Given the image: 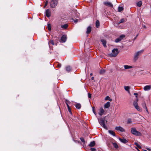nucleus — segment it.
<instances>
[{"instance_id": "obj_1", "label": "nucleus", "mask_w": 151, "mask_h": 151, "mask_svg": "<svg viewBox=\"0 0 151 151\" xmlns=\"http://www.w3.org/2000/svg\"><path fill=\"white\" fill-rule=\"evenodd\" d=\"M98 119L99 123L101 125L104 129H107L108 128L105 125V124L107 122V121L105 120V118H98Z\"/></svg>"}, {"instance_id": "obj_2", "label": "nucleus", "mask_w": 151, "mask_h": 151, "mask_svg": "<svg viewBox=\"0 0 151 151\" xmlns=\"http://www.w3.org/2000/svg\"><path fill=\"white\" fill-rule=\"evenodd\" d=\"M131 132L132 134L136 136H141L142 135L141 133L137 131L136 129L134 127L131 128Z\"/></svg>"}, {"instance_id": "obj_3", "label": "nucleus", "mask_w": 151, "mask_h": 151, "mask_svg": "<svg viewBox=\"0 0 151 151\" xmlns=\"http://www.w3.org/2000/svg\"><path fill=\"white\" fill-rule=\"evenodd\" d=\"M119 53L118 49L117 48L114 49L112 51V53L109 54L111 57H115Z\"/></svg>"}, {"instance_id": "obj_4", "label": "nucleus", "mask_w": 151, "mask_h": 151, "mask_svg": "<svg viewBox=\"0 0 151 151\" xmlns=\"http://www.w3.org/2000/svg\"><path fill=\"white\" fill-rule=\"evenodd\" d=\"M144 51L143 50H142L136 52L134 55V60H136L138 59L139 56H140L143 52Z\"/></svg>"}, {"instance_id": "obj_5", "label": "nucleus", "mask_w": 151, "mask_h": 151, "mask_svg": "<svg viewBox=\"0 0 151 151\" xmlns=\"http://www.w3.org/2000/svg\"><path fill=\"white\" fill-rule=\"evenodd\" d=\"M58 4L57 0H52L50 3V6L52 8L55 7Z\"/></svg>"}, {"instance_id": "obj_6", "label": "nucleus", "mask_w": 151, "mask_h": 151, "mask_svg": "<svg viewBox=\"0 0 151 151\" xmlns=\"http://www.w3.org/2000/svg\"><path fill=\"white\" fill-rule=\"evenodd\" d=\"M115 129L117 131L121 132H124L125 131V129L120 126L116 127H115Z\"/></svg>"}, {"instance_id": "obj_7", "label": "nucleus", "mask_w": 151, "mask_h": 151, "mask_svg": "<svg viewBox=\"0 0 151 151\" xmlns=\"http://www.w3.org/2000/svg\"><path fill=\"white\" fill-rule=\"evenodd\" d=\"M104 4L107 6L111 7L113 6L112 4L111 3L109 2H105L104 3Z\"/></svg>"}, {"instance_id": "obj_8", "label": "nucleus", "mask_w": 151, "mask_h": 151, "mask_svg": "<svg viewBox=\"0 0 151 151\" xmlns=\"http://www.w3.org/2000/svg\"><path fill=\"white\" fill-rule=\"evenodd\" d=\"M66 36L65 35H64L61 37L60 40L62 42H65L66 41Z\"/></svg>"}, {"instance_id": "obj_9", "label": "nucleus", "mask_w": 151, "mask_h": 151, "mask_svg": "<svg viewBox=\"0 0 151 151\" xmlns=\"http://www.w3.org/2000/svg\"><path fill=\"white\" fill-rule=\"evenodd\" d=\"M151 85H147L144 87L143 89L145 91H148L150 89Z\"/></svg>"}, {"instance_id": "obj_10", "label": "nucleus", "mask_w": 151, "mask_h": 151, "mask_svg": "<svg viewBox=\"0 0 151 151\" xmlns=\"http://www.w3.org/2000/svg\"><path fill=\"white\" fill-rule=\"evenodd\" d=\"M104 112V111L102 108H101L98 114L100 116H101Z\"/></svg>"}, {"instance_id": "obj_11", "label": "nucleus", "mask_w": 151, "mask_h": 151, "mask_svg": "<svg viewBox=\"0 0 151 151\" xmlns=\"http://www.w3.org/2000/svg\"><path fill=\"white\" fill-rule=\"evenodd\" d=\"M45 13L46 16L47 17H49L50 16L51 12L49 9H47Z\"/></svg>"}, {"instance_id": "obj_12", "label": "nucleus", "mask_w": 151, "mask_h": 151, "mask_svg": "<svg viewBox=\"0 0 151 151\" xmlns=\"http://www.w3.org/2000/svg\"><path fill=\"white\" fill-rule=\"evenodd\" d=\"M124 22H125L124 19L123 18L122 19L120 20L119 22H118V23H115L114 24V25L115 26H117V25H118L119 24L121 23Z\"/></svg>"}, {"instance_id": "obj_13", "label": "nucleus", "mask_w": 151, "mask_h": 151, "mask_svg": "<svg viewBox=\"0 0 151 151\" xmlns=\"http://www.w3.org/2000/svg\"><path fill=\"white\" fill-rule=\"evenodd\" d=\"M110 103L109 102H107L104 105V108L106 109L109 108L110 106Z\"/></svg>"}, {"instance_id": "obj_14", "label": "nucleus", "mask_w": 151, "mask_h": 151, "mask_svg": "<svg viewBox=\"0 0 151 151\" xmlns=\"http://www.w3.org/2000/svg\"><path fill=\"white\" fill-rule=\"evenodd\" d=\"M124 68L125 69H131L133 68V67L131 66L125 65H124Z\"/></svg>"}, {"instance_id": "obj_15", "label": "nucleus", "mask_w": 151, "mask_h": 151, "mask_svg": "<svg viewBox=\"0 0 151 151\" xmlns=\"http://www.w3.org/2000/svg\"><path fill=\"white\" fill-rule=\"evenodd\" d=\"M119 139L121 142L123 143H126L128 142V141L127 139H121L119 138Z\"/></svg>"}, {"instance_id": "obj_16", "label": "nucleus", "mask_w": 151, "mask_h": 151, "mask_svg": "<svg viewBox=\"0 0 151 151\" xmlns=\"http://www.w3.org/2000/svg\"><path fill=\"white\" fill-rule=\"evenodd\" d=\"M101 41L102 42V44H103V46H104V47H106V41L102 39V40H101Z\"/></svg>"}, {"instance_id": "obj_17", "label": "nucleus", "mask_w": 151, "mask_h": 151, "mask_svg": "<svg viewBox=\"0 0 151 151\" xmlns=\"http://www.w3.org/2000/svg\"><path fill=\"white\" fill-rule=\"evenodd\" d=\"M68 26V24H66L64 25H61V27L62 28L65 29L67 28Z\"/></svg>"}, {"instance_id": "obj_18", "label": "nucleus", "mask_w": 151, "mask_h": 151, "mask_svg": "<svg viewBox=\"0 0 151 151\" xmlns=\"http://www.w3.org/2000/svg\"><path fill=\"white\" fill-rule=\"evenodd\" d=\"M91 28L90 26L88 27L87 29L86 33L87 34L89 33L91 31Z\"/></svg>"}, {"instance_id": "obj_19", "label": "nucleus", "mask_w": 151, "mask_h": 151, "mask_svg": "<svg viewBox=\"0 0 151 151\" xmlns=\"http://www.w3.org/2000/svg\"><path fill=\"white\" fill-rule=\"evenodd\" d=\"M71 68L70 66H67L66 67V70L68 72H69L71 70Z\"/></svg>"}, {"instance_id": "obj_20", "label": "nucleus", "mask_w": 151, "mask_h": 151, "mask_svg": "<svg viewBox=\"0 0 151 151\" xmlns=\"http://www.w3.org/2000/svg\"><path fill=\"white\" fill-rule=\"evenodd\" d=\"M109 133L110 134H111L113 136H115V132L112 130H109L108 131Z\"/></svg>"}, {"instance_id": "obj_21", "label": "nucleus", "mask_w": 151, "mask_h": 151, "mask_svg": "<svg viewBox=\"0 0 151 151\" xmlns=\"http://www.w3.org/2000/svg\"><path fill=\"white\" fill-rule=\"evenodd\" d=\"M142 105L144 108L146 109V111L148 112V111L147 108L146 104L145 102H143L142 104Z\"/></svg>"}, {"instance_id": "obj_22", "label": "nucleus", "mask_w": 151, "mask_h": 151, "mask_svg": "<svg viewBox=\"0 0 151 151\" xmlns=\"http://www.w3.org/2000/svg\"><path fill=\"white\" fill-rule=\"evenodd\" d=\"M138 101V99H137L136 101H134L133 102V105L134 106V107H135L138 105V104L137 103V102Z\"/></svg>"}, {"instance_id": "obj_23", "label": "nucleus", "mask_w": 151, "mask_h": 151, "mask_svg": "<svg viewBox=\"0 0 151 151\" xmlns=\"http://www.w3.org/2000/svg\"><path fill=\"white\" fill-rule=\"evenodd\" d=\"M75 106L78 109H80L81 107V104L79 103H77L75 105Z\"/></svg>"}, {"instance_id": "obj_24", "label": "nucleus", "mask_w": 151, "mask_h": 151, "mask_svg": "<svg viewBox=\"0 0 151 151\" xmlns=\"http://www.w3.org/2000/svg\"><path fill=\"white\" fill-rule=\"evenodd\" d=\"M95 145V142L94 141H92L90 142L89 144V146L91 147H92Z\"/></svg>"}, {"instance_id": "obj_25", "label": "nucleus", "mask_w": 151, "mask_h": 151, "mask_svg": "<svg viewBox=\"0 0 151 151\" xmlns=\"http://www.w3.org/2000/svg\"><path fill=\"white\" fill-rule=\"evenodd\" d=\"M105 100H109L110 101H112V99H111L110 97L108 96H107L105 98Z\"/></svg>"}, {"instance_id": "obj_26", "label": "nucleus", "mask_w": 151, "mask_h": 151, "mask_svg": "<svg viewBox=\"0 0 151 151\" xmlns=\"http://www.w3.org/2000/svg\"><path fill=\"white\" fill-rule=\"evenodd\" d=\"M51 44H52V45H55V44L53 40H50V41H49V46H50V45Z\"/></svg>"}, {"instance_id": "obj_27", "label": "nucleus", "mask_w": 151, "mask_h": 151, "mask_svg": "<svg viewBox=\"0 0 151 151\" xmlns=\"http://www.w3.org/2000/svg\"><path fill=\"white\" fill-rule=\"evenodd\" d=\"M138 111H142V109L140 108L138 106L135 107Z\"/></svg>"}, {"instance_id": "obj_28", "label": "nucleus", "mask_w": 151, "mask_h": 151, "mask_svg": "<svg viewBox=\"0 0 151 151\" xmlns=\"http://www.w3.org/2000/svg\"><path fill=\"white\" fill-rule=\"evenodd\" d=\"M142 2L141 1H139L138 2L137 4V6L139 7H140L142 6Z\"/></svg>"}, {"instance_id": "obj_29", "label": "nucleus", "mask_w": 151, "mask_h": 151, "mask_svg": "<svg viewBox=\"0 0 151 151\" xmlns=\"http://www.w3.org/2000/svg\"><path fill=\"white\" fill-rule=\"evenodd\" d=\"M96 26L97 27H98L100 25L99 22V21L97 20L96 23Z\"/></svg>"}, {"instance_id": "obj_30", "label": "nucleus", "mask_w": 151, "mask_h": 151, "mask_svg": "<svg viewBox=\"0 0 151 151\" xmlns=\"http://www.w3.org/2000/svg\"><path fill=\"white\" fill-rule=\"evenodd\" d=\"M81 140L83 142V144H82L83 146H84L85 145V141L84 139L83 138H80Z\"/></svg>"}, {"instance_id": "obj_31", "label": "nucleus", "mask_w": 151, "mask_h": 151, "mask_svg": "<svg viewBox=\"0 0 151 151\" xmlns=\"http://www.w3.org/2000/svg\"><path fill=\"white\" fill-rule=\"evenodd\" d=\"M47 28L48 30H51V24H47Z\"/></svg>"}, {"instance_id": "obj_32", "label": "nucleus", "mask_w": 151, "mask_h": 151, "mask_svg": "<svg viewBox=\"0 0 151 151\" xmlns=\"http://www.w3.org/2000/svg\"><path fill=\"white\" fill-rule=\"evenodd\" d=\"M113 145L114 147L116 148H118V146L116 143H113Z\"/></svg>"}, {"instance_id": "obj_33", "label": "nucleus", "mask_w": 151, "mask_h": 151, "mask_svg": "<svg viewBox=\"0 0 151 151\" xmlns=\"http://www.w3.org/2000/svg\"><path fill=\"white\" fill-rule=\"evenodd\" d=\"M123 10V8L122 7L119 6L118 8V11L119 12H121Z\"/></svg>"}, {"instance_id": "obj_34", "label": "nucleus", "mask_w": 151, "mask_h": 151, "mask_svg": "<svg viewBox=\"0 0 151 151\" xmlns=\"http://www.w3.org/2000/svg\"><path fill=\"white\" fill-rule=\"evenodd\" d=\"M124 88L125 90L127 91H129V90L130 88L129 86H125L124 87Z\"/></svg>"}, {"instance_id": "obj_35", "label": "nucleus", "mask_w": 151, "mask_h": 151, "mask_svg": "<svg viewBox=\"0 0 151 151\" xmlns=\"http://www.w3.org/2000/svg\"><path fill=\"white\" fill-rule=\"evenodd\" d=\"M67 107H68V111L70 112V113H71V109H70V106L69 105H68V103H67Z\"/></svg>"}, {"instance_id": "obj_36", "label": "nucleus", "mask_w": 151, "mask_h": 151, "mask_svg": "<svg viewBox=\"0 0 151 151\" xmlns=\"http://www.w3.org/2000/svg\"><path fill=\"white\" fill-rule=\"evenodd\" d=\"M134 145L137 146L139 148H141V147L139 145V144L137 142H135L134 143Z\"/></svg>"}, {"instance_id": "obj_37", "label": "nucleus", "mask_w": 151, "mask_h": 151, "mask_svg": "<svg viewBox=\"0 0 151 151\" xmlns=\"http://www.w3.org/2000/svg\"><path fill=\"white\" fill-rule=\"evenodd\" d=\"M121 40V39L119 37L117 39H116L115 40V42H119Z\"/></svg>"}, {"instance_id": "obj_38", "label": "nucleus", "mask_w": 151, "mask_h": 151, "mask_svg": "<svg viewBox=\"0 0 151 151\" xmlns=\"http://www.w3.org/2000/svg\"><path fill=\"white\" fill-rule=\"evenodd\" d=\"M105 72V70H102L100 71V73L101 74H103Z\"/></svg>"}, {"instance_id": "obj_39", "label": "nucleus", "mask_w": 151, "mask_h": 151, "mask_svg": "<svg viewBox=\"0 0 151 151\" xmlns=\"http://www.w3.org/2000/svg\"><path fill=\"white\" fill-rule=\"evenodd\" d=\"M132 122V120L130 119H128L127 123L128 124H130Z\"/></svg>"}, {"instance_id": "obj_40", "label": "nucleus", "mask_w": 151, "mask_h": 151, "mask_svg": "<svg viewBox=\"0 0 151 151\" xmlns=\"http://www.w3.org/2000/svg\"><path fill=\"white\" fill-rule=\"evenodd\" d=\"M125 37V35H122L120 36V37H119L121 39V40H122L123 38L124 37Z\"/></svg>"}, {"instance_id": "obj_41", "label": "nucleus", "mask_w": 151, "mask_h": 151, "mask_svg": "<svg viewBox=\"0 0 151 151\" xmlns=\"http://www.w3.org/2000/svg\"><path fill=\"white\" fill-rule=\"evenodd\" d=\"M65 103H66V104H67V103H68V104L69 105V104H70V103H71L68 100H66L65 101Z\"/></svg>"}, {"instance_id": "obj_42", "label": "nucleus", "mask_w": 151, "mask_h": 151, "mask_svg": "<svg viewBox=\"0 0 151 151\" xmlns=\"http://www.w3.org/2000/svg\"><path fill=\"white\" fill-rule=\"evenodd\" d=\"M61 65L60 63H58L57 64V66L58 67L60 68V67H61Z\"/></svg>"}, {"instance_id": "obj_43", "label": "nucleus", "mask_w": 151, "mask_h": 151, "mask_svg": "<svg viewBox=\"0 0 151 151\" xmlns=\"http://www.w3.org/2000/svg\"><path fill=\"white\" fill-rule=\"evenodd\" d=\"M93 113H94V114L95 115H96V113L95 112V109L94 108H93Z\"/></svg>"}, {"instance_id": "obj_44", "label": "nucleus", "mask_w": 151, "mask_h": 151, "mask_svg": "<svg viewBox=\"0 0 151 151\" xmlns=\"http://www.w3.org/2000/svg\"><path fill=\"white\" fill-rule=\"evenodd\" d=\"M91 151H96V150L94 148H91Z\"/></svg>"}, {"instance_id": "obj_45", "label": "nucleus", "mask_w": 151, "mask_h": 151, "mask_svg": "<svg viewBox=\"0 0 151 151\" xmlns=\"http://www.w3.org/2000/svg\"><path fill=\"white\" fill-rule=\"evenodd\" d=\"M47 4H48V2L47 1H46L45 3V5L44 6V8H45V7L47 6Z\"/></svg>"}, {"instance_id": "obj_46", "label": "nucleus", "mask_w": 151, "mask_h": 151, "mask_svg": "<svg viewBox=\"0 0 151 151\" xmlns=\"http://www.w3.org/2000/svg\"><path fill=\"white\" fill-rule=\"evenodd\" d=\"M134 95L136 96V97L137 98V97L138 94L137 93H134Z\"/></svg>"}, {"instance_id": "obj_47", "label": "nucleus", "mask_w": 151, "mask_h": 151, "mask_svg": "<svg viewBox=\"0 0 151 151\" xmlns=\"http://www.w3.org/2000/svg\"><path fill=\"white\" fill-rule=\"evenodd\" d=\"M88 97L89 98H91V94H90V93H88Z\"/></svg>"}, {"instance_id": "obj_48", "label": "nucleus", "mask_w": 151, "mask_h": 151, "mask_svg": "<svg viewBox=\"0 0 151 151\" xmlns=\"http://www.w3.org/2000/svg\"><path fill=\"white\" fill-rule=\"evenodd\" d=\"M146 149L148 151H150L151 150V149L150 148H147Z\"/></svg>"}, {"instance_id": "obj_49", "label": "nucleus", "mask_w": 151, "mask_h": 151, "mask_svg": "<svg viewBox=\"0 0 151 151\" xmlns=\"http://www.w3.org/2000/svg\"><path fill=\"white\" fill-rule=\"evenodd\" d=\"M91 79H92V80H93V79H94V77H92Z\"/></svg>"}, {"instance_id": "obj_50", "label": "nucleus", "mask_w": 151, "mask_h": 151, "mask_svg": "<svg viewBox=\"0 0 151 151\" xmlns=\"http://www.w3.org/2000/svg\"><path fill=\"white\" fill-rule=\"evenodd\" d=\"M77 22V20H75V22Z\"/></svg>"}, {"instance_id": "obj_51", "label": "nucleus", "mask_w": 151, "mask_h": 151, "mask_svg": "<svg viewBox=\"0 0 151 151\" xmlns=\"http://www.w3.org/2000/svg\"><path fill=\"white\" fill-rule=\"evenodd\" d=\"M138 150V151H140L137 148Z\"/></svg>"}, {"instance_id": "obj_52", "label": "nucleus", "mask_w": 151, "mask_h": 151, "mask_svg": "<svg viewBox=\"0 0 151 151\" xmlns=\"http://www.w3.org/2000/svg\"><path fill=\"white\" fill-rule=\"evenodd\" d=\"M144 28H145L146 27L145 26H144Z\"/></svg>"}, {"instance_id": "obj_53", "label": "nucleus", "mask_w": 151, "mask_h": 151, "mask_svg": "<svg viewBox=\"0 0 151 151\" xmlns=\"http://www.w3.org/2000/svg\"><path fill=\"white\" fill-rule=\"evenodd\" d=\"M90 75H91V76L92 75V73H91V74H90Z\"/></svg>"}, {"instance_id": "obj_54", "label": "nucleus", "mask_w": 151, "mask_h": 151, "mask_svg": "<svg viewBox=\"0 0 151 151\" xmlns=\"http://www.w3.org/2000/svg\"><path fill=\"white\" fill-rule=\"evenodd\" d=\"M138 35H137L136 37H135V39L136 38V37L138 36Z\"/></svg>"}, {"instance_id": "obj_55", "label": "nucleus", "mask_w": 151, "mask_h": 151, "mask_svg": "<svg viewBox=\"0 0 151 151\" xmlns=\"http://www.w3.org/2000/svg\"><path fill=\"white\" fill-rule=\"evenodd\" d=\"M143 151H147L146 150H144Z\"/></svg>"}, {"instance_id": "obj_56", "label": "nucleus", "mask_w": 151, "mask_h": 151, "mask_svg": "<svg viewBox=\"0 0 151 151\" xmlns=\"http://www.w3.org/2000/svg\"><path fill=\"white\" fill-rule=\"evenodd\" d=\"M98 151H100V150H99Z\"/></svg>"}]
</instances>
